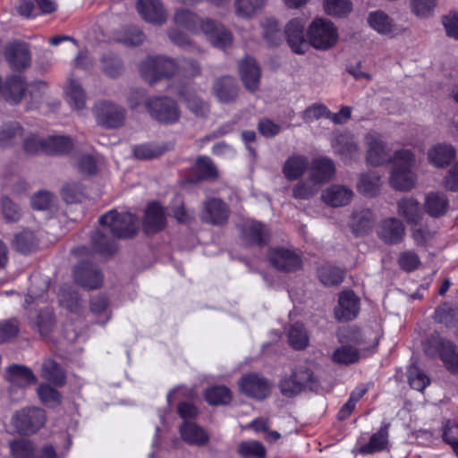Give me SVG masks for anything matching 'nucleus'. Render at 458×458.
I'll return each mask as SVG.
<instances>
[{
	"label": "nucleus",
	"instance_id": "f257e3e1",
	"mask_svg": "<svg viewBox=\"0 0 458 458\" xmlns=\"http://www.w3.org/2000/svg\"><path fill=\"white\" fill-rule=\"evenodd\" d=\"M390 184L401 191L411 190L416 182V175L412 172L415 157L410 149H399L393 155Z\"/></svg>",
	"mask_w": 458,
	"mask_h": 458
},
{
	"label": "nucleus",
	"instance_id": "f03ea898",
	"mask_svg": "<svg viewBox=\"0 0 458 458\" xmlns=\"http://www.w3.org/2000/svg\"><path fill=\"white\" fill-rule=\"evenodd\" d=\"M278 388L282 395L293 398L306 390L318 393L320 390V384L310 369L299 368L291 374L282 376Z\"/></svg>",
	"mask_w": 458,
	"mask_h": 458
},
{
	"label": "nucleus",
	"instance_id": "7ed1b4c3",
	"mask_svg": "<svg viewBox=\"0 0 458 458\" xmlns=\"http://www.w3.org/2000/svg\"><path fill=\"white\" fill-rule=\"evenodd\" d=\"M99 224L107 228L113 238L133 237L138 231V219L129 212H117L113 209L99 217Z\"/></svg>",
	"mask_w": 458,
	"mask_h": 458
},
{
	"label": "nucleus",
	"instance_id": "20e7f679",
	"mask_svg": "<svg viewBox=\"0 0 458 458\" xmlns=\"http://www.w3.org/2000/svg\"><path fill=\"white\" fill-rule=\"evenodd\" d=\"M424 351L431 357L439 355L448 370L458 372V348L450 340L432 335L427 339Z\"/></svg>",
	"mask_w": 458,
	"mask_h": 458
},
{
	"label": "nucleus",
	"instance_id": "39448f33",
	"mask_svg": "<svg viewBox=\"0 0 458 458\" xmlns=\"http://www.w3.org/2000/svg\"><path fill=\"white\" fill-rule=\"evenodd\" d=\"M307 37L310 46L318 50H327L337 42L338 33L330 21L318 18L308 27Z\"/></svg>",
	"mask_w": 458,
	"mask_h": 458
},
{
	"label": "nucleus",
	"instance_id": "423d86ee",
	"mask_svg": "<svg viewBox=\"0 0 458 458\" xmlns=\"http://www.w3.org/2000/svg\"><path fill=\"white\" fill-rule=\"evenodd\" d=\"M179 70L178 64L165 56H148L140 65L143 79L149 84L163 77H170Z\"/></svg>",
	"mask_w": 458,
	"mask_h": 458
},
{
	"label": "nucleus",
	"instance_id": "0eeeda50",
	"mask_svg": "<svg viewBox=\"0 0 458 458\" xmlns=\"http://www.w3.org/2000/svg\"><path fill=\"white\" fill-rule=\"evenodd\" d=\"M238 386L241 393L247 397L263 401L270 395L273 383L262 374L251 372L241 377Z\"/></svg>",
	"mask_w": 458,
	"mask_h": 458
},
{
	"label": "nucleus",
	"instance_id": "6e6552de",
	"mask_svg": "<svg viewBox=\"0 0 458 458\" xmlns=\"http://www.w3.org/2000/svg\"><path fill=\"white\" fill-rule=\"evenodd\" d=\"M145 107L153 119L163 123H174L181 116L177 103L170 98H148Z\"/></svg>",
	"mask_w": 458,
	"mask_h": 458
},
{
	"label": "nucleus",
	"instance_id": "1a4fd4ad",
	"mask_svg": "<svg viewBox=\"0 0 458 458\" xmlns=\"http://www.w3.org/2000/svg\"><path fill=\"white\" fill-rule=\"evenodd\" d=\"M93 114L97 123L107 129L118 128L125 120V109L109 100H100L96 103Z\"/></svg>",
	"mask_w": 458,
	"mask_h": 458
},
{
	"label": "nucleus",
	"instance_id": "9d476101",
	"mask_svg": "<svg viewBox=\"0 0 458 458\" xmlns=\"http://www.w3.org/2000/svg\"><path fill=\"white\" fill-rule=\"evenodd\" d=\"M267 256L270 265L281 272L293 273L299 270L302 265L301 253L293 249L270 248Z\"/></svg>",
	"mask_w": 458,
	"mask_h": 458
},
{
	"label": "nucleus",
	"instance_id": "9b49d317",
	"mask_svg": "<svg viewBox=\"0 0 458 458\" xmlns=\"http://www.w3.org/2000/svg\"><path fill=\"white\" fill-rule=\"evenodd\" d=\"M46 416L38 408L22 409L12 418V425L21 435H30L38 431L45 423Z\"/></svg>",
	"mask_w": 458,
	"mask_h": 458
},
{
	"label": "nucleus",
	"instance_id": "f8f14e48",
	"mask_svg": "<svg viewBox=\"0 0 458 458\" xmlns=\"http://www.w3.org/2000/svg\"><path fill=\"white\" fill-rule=\"evenodd\" d=\"M228 205L219 198H208L202 203L200 219L212 225H222L229 218Z\"/></svg>",
	"mask_w": 458,
	"mask_h": 458
},
{
	"label": "nucleus",
	"instance_id": "ddd939ff",
	"mask_svg": "<svg viewBox=\"0 0 458 458\" xmlns=\"http://www.w3.org/2000/svg\"><path fill=\"white\" fill-rule=\"evenodd\" d=\"M202 33L216 48L225 50L233 44V34L221 22L206 18L202 25Z\"/></svg>",
	"mask_w": 458,
	"mask_h": 458
},
{
	"label": "nucleus",
	"instance_id": "4468645a",
	"mask_svg": "<svg viewBox=\"0 0 458 458\" xmlns=\"http://www.w3.org/2000/svg\"><path fill=\"white\" fill-rule=\"evenodd\" d=\"M74 281L87 290L98 289L102 285L103 276L99 268L90 262H81L73 269Z\"/></svg>",
	"mask_w": 458,
	"mask_h": 458
},
{
	"label": "nucleus",
	"instance_id": "2eb2a0df",
	"mask_svg": "<svg viewBox=\"0 0 458 458\" xmlns=\"http://www.w3.org/2000/svg\"><path fill=\"white\" fill-rule=\"evenodd\" d=\"M9 66L16 71L27 69L31 64V53L27 43L13 41L6 45L4 52Z\"/></svg>",
	"mask_w": 458,
	"mask_h": 458
},
{
	"label": "nucleus",
	"instance_id": "dca6fc26",
	"mask_svg": "<svg viewBox=\"0 0 458 458\" xmlns=\"http://www.w3.org/2000/svg\"><path fill=\"white\" fill-rule=\"evenodd\" d=\"M305 23L301 19H293L284 28L287 44L292 51L298 55L305 54L310 48L309 39L304 37Z\"/></svg>",
	"mask_w": 458,
	"mask_h": 458
},
{
	"label": "nucleus",
	"instance_id": "f3484780",
	"mask_svg": "<svg viewBox=\"0 0 458 458\" xmlns=\"http://www.w3.org/2000/svg\"><path fill=\"white\" fill-rule=\"evenodd\" d=\"M377 237L387 245L400 243L405 235L403 223L396 217H387L380 221L377 227Z\"/></svg>",
	"mask_w": 458,
	"mask_h": 458
},
{
	"label": "nucleus",
	"instance_id": "a211bd4d",
	"mask_svg": "<svg viewBox=\"0 0 458 458\" xmlns=\"http://www.w3.org/2000/svg\"><path fill=\"white\" fill-rule=\"evenodd\" d=\"M366 141L368 145V163L374 166H379L387 162L392 163L393 156L390 155V149L381 140L380 136L369 133L366 137Z\"/></svg>",
	"mask_w": 458,
	"mask_h": 458
},
{
	"label": "nucleus",
	"instance_id": "6ab92c4d",
	"mask_svg": "<svg viewBox=\"0 0 458 458\" xmlns=\"http://www.w3.org/2000/svg\"><path fill=\"white\" fill-rule=\"evenodd\" d=\"M239 72L242 81L250 92H255L259 88L260 68L256 60L252 57L246 56L239 64Z\"/></svg>",
	"mask_w": 458,
	"mask_h": 458
},
{
	"label": "nucleus",
	"instance_id": "aec40b11",
	"mask_svg": "<svg viewBox=\"0 0 458 458\" xmlns=\"http://www.w3.org/2000/svg\"><path fill=\"white\" fill-rule=\"evenodd\" d=\"M137 10L142 19L150 23L163 24L167 18L160 0H138Z\"/></svg>",
	"mask_w": 458,
	"mask_h": 458
},
{
	"label": "nucleus",
	"instance_id": "412c9836",
	"mask_svg": "<svg viewBox=\"0 0 458 458\" xmlns=\"http://www.w3.org/2000/svg\"><path fill=\"white\" fill-rule=\"evenodd\" d=\"M359 312V299L352 291H344L338 300L335 310V318L339 321H349L356 318Z\"/></svg>",
	"mask_w": 458,
	"mask_h": 458
},
{
	"label": "nucleus",
	"instance_id": "4be33fe9",
	"mask_svg": "<svg viewBox=\"0 0 458 458\" xmlns=\"http://www.w3.org/2000/svg\"><path fill=\"white\" fill-rule=\"evenodd\" d=\"M397 213L408 225L417 226L422 220L423 211L420 202L413 197H404L397 202Z\"/></svg>",
	"mask_w": 458,
	"mask_h": 458
},
{
	"label": "nucleus",
	"instance_id": "5701e85b",
	"mask_svg": "<svg viewBox=\"0 0 458 458\" xmlns=\"http://www.w3.org/2000/svg\"><path fill=\"white\" fill-rule=\"evenodd\" d=\"M456 157V149L448 143H437L428 150V162L437 167L449 165Z\"/></svg>",
	"mask_w": 458,
	"mask_h": 458
},
{
	"label": "nucleus",
	"instance_id": "b1692460",
	"mask_svg": "<svg viewBox=\"0 0 458 458\" xmlns=\"http://www.w3.org/2000/svg\"><path fill=\"white\" fill-rule=\"evenodd\" d=\"M213 90L220 102L232 103L237 98L239 86L235 78L223 76L215 81Z\"/></svg>",
	"mask_w": 458,
	"mask_h": 458
},
{
	"label": "nucleus",
	"instance_id": "393cba45",
	"mask_svg": "<svg viewBox=\"0 0 458 458\" xmlns=\"http://www.w3.org/2000/svg\"><path fill=\"white\" fill-rule=\"evenodd\" d=\"M29 326L38 331L41 336L47 337L55 326L54 311L50 307L41 309L39 312L29 316Z\"/></svg>",
	"mask_w": 458,
	"mask_h": 458
},
{
	"label": "nucleus",
	"instance_id": "a878e982",
	"mask_svg": "<svg viewBox=\"0 0 458 458\" xmlns=\"http://www.w3.org/2000/svg\"><path fill=\"white\" fill-rule=\"evenodd\" d=\"M242 233L244 240L250 245L263 246L270 238V230L267 225L257 221L246 223Z\"/></svg>",
	"mask_w": 458,
	"mask_h": 458
},
{
	"label": "nucleus",
	"instance_id": "bb28decb",
	"mask_svg": "<svg viewBox=\"0 0 458 458\" xmlns=\"http://www.w3.org/2000/svg\"><path fill=\"white\" fill-rule=\"evenodd\" d=\"M165 216L162 207L157 203H150L145 212L144 230L147 233H156L164 229Z\"/></svg>",
	"mask_w": 458,
	"mask_h": 458
},
{
	"label": "nucleus",
	"instance_id": "cd10ccee",
	"mask_svg": "<svg viewBox=\"0 0 458 458\" xmlns=\"http://www.w3.org/2000/svg\"><path fill=\"white\" fill-rule=\"evenodd\" d=\"M352 197L353 191L352 189L340 184H334L322 193L324 201L335 208L349 204Z\"/></svg>",
	"mask_w": 458,
	"mask_h": 458
},
{
	"label": "nucleus",
	"instance_id": "c85d7f7f",
	"mask_svg": "<svg viewBox=\"0 0 458 458\" xmlns=\"http://www.w3.org/2000/svg\"><path fill=\"white\" fill-rule=\"evenodd\" d=\"M182 439L191 445L204 446L209 441V436L206 430L191 421H184L180 427Z\"/></svg>",
	"mask_w": 458,
	"mask_h": 458
},
{
	"label": "nucleus",
	"instance_id": "c756f323",
	"mask_svg": "<svg viewBox=\"0 0 458 458\" xmlns=\"http://www.w3.org/2000/svg\"><path fill=\"white\" fill-rule=\"evenodd\" d=\"M375 215L369 208L355 210L350 221V225L356 235L368 234L375 223Z\"/></svg>",
	"mask_w": 458,
	"mask_h": 458
},
{
	"label": "nucleus",
	"instance_id": "7c9ffc66",
	"mask_svg": "<svg viewBox=\"0 0 458 458\" xmlns=\"http://www.w3.org/2000/svg\"><path fill=\"white\" fill-rule=\"evenodd\" d=\"M335 172L333 161L327 157L316 158L311 162L310 181L319 184L329 181Z\"/></svg>",
	"mask_w": 458,
	"mask_h": 458
},
{
	"label": "nucleus",
	"instance_id": "2f4dec72",
	"mask_svg": "<svg viewBox=\"0 0 458 458\" xmlns=\"http://www.w3.org/2000/svg\"><path fill=\"white\" fill-rule=\"evenodd\" d=\"M217 176V170L210 157H199L192 168L190 181L199 182L204 180L216 179Z\"/></svg>",
	"mask_w": 458,
	"mask_h": 458
},
{
	"label": "nucleus",
	"instance_id": "473e14b6",
	"mask_svg": "<svg viewBox=\"0 0 458 458\" xmlns=\"http://www.w3.org/2000/svg\"><path fill=\"white\" fill-rule=\"evenodd\" d=\"M174 21L193 34H199L202 32V25L205 19L200 18L198 14L188 9L182 8L175 12Z\"/></svg>",
	"mask_w": 458,
	"mask_h": 458
},
{
	"label": "nucleus",
	"instance_id": "72a5a7b5",
	"mask_svg": "<svg viewBox=\"0 0 458 458\" xmlns=\"http://www.w3.org/2000/svg\"><path fill=\"white\" fill-rule=\"evenodd\" d=\"M4 377L10 383L20 387L36 382V377L29 368L17 364L9 366L5 370Z\"/></svg>",
	"mask_w": 458,
	"mask_h": 458
},
{
	"label": "nucleus",
	"instance_id": "f704fd0d",
	"mask_svg": "<svg viewBox=\"0 0 458 458\" xmlns=\"http://www.w3.org/2000/svg\"><path fill=\"white\" fill-rule=\"evenodd\" d=\"M309 164L307 157L300 154L292 155L285 160L283 173L288 180H296L305 173Z\"/></svg>",
	"mask_w": 458,
	"mask_h": 458
},
{
	"label": "nucleus",
	"instance_id": "c9c22d12",
	"mask_svg": "<svg viewBox=\"0 0 458 458\" xmlns=\"http://www.w3.org/2000/svg\"><path fill=\"white\" fill-rule=\"evenodd\" d=\"M65 93L68 103L72 108L82 110L86 107L87 95L78 80L73 78L68 80Z\"/></svg>",
	"mask_w": 458,
	"mask_h": 458
},
{
	"label": "nucleus",
	"instance_id": "e433bc0d",
	"mask_svg": "<svg viewBox=\"0 0 458 458\" xmlns=\"http://www.w3.org/2000/svg\"><path fill=\"white\" fill-rule=\"evenodd\" d=\"M389 426V423H384L380 428L370 437L369 441L360 446V452L365 454H371L383 451L388 444Z\"/></svg>",
	"mask_w": 458,
	"mask_h": 458
},
{
	"label": "nucleus",
	"instance_id": "4c0bfd02",
	"mask_svg": "<svg viewBox=\"0 0 458 458\" xmlns=\"http://www.w3.org/2000/svg\"><path fill=\"white\" fill-rule=\"evenodd\" d=\"M425 210L432 217L444 216L449 208V201L444 193L430 192L426 196Z\"/></svg>",
	"mask_w": 458,
	"mask_h": 458
},
{
	"label": "nucleus",
	"instance_id": "58836bf2",
	"mask_svg": "<svg viewBox=\"0 0 458 458\" xmlns=\"http://www.w3.org/2000/svg\"><path fill=\"white\" fill-rule=\"evenodd\" d=\"M267 0H234L235 15L249 20L262 12Z\"/></svg>",
	"mask_w": 458,
	"mask_h": 458
},
{
	"label": "nucleus",
	"instance_id": "ea45409f",
	"mask_svg": "<svg viewBox=\"0 0 458 458\" xmlns=\"http://www.w3.org/2000/svg\"><path fill=\"white\" fill-rule=\"evenodd\" d=\"M26 83L22 76L12 75L5 81L4 98L13 104H18L24 97Z\"/></svg>",
	"mask_w": 458,
	"mask_h": 458
},
{
	"label": "nucleus",
	"instance_id": "a19ab883",
	"mask_svg": "<svg viewBox=\"0 0 458 458\" xmlns=\"http://www.w3.org/2000/svg\"><path fill=\"white\" fill-rule=\"evenodd\" d=\"M369 26L381 35H389L395 30V24L384 11L371 12L368 16Z\"/></svg>",
	"mask_w": 458,
	"mask_h": 458
},
{
	"label": "nucleus",
	"instance_id": "79ce46f5",
	"mask_svg": "<svg viewBox=\"0 0 458 458\" xmlns=\"http://www.w3.org/2000/svg\"><path fill=\"white\" fill-rule=\"evenodd\" d=\"M333 148L335 152L339 154L344 160H351L358 155L357 144L349 134L338 135L333 143Z\"/></svg>",
	"mask_w": 458,
	"mask_h": 458
},
{
	"label": "nucleus",
	"instance_id": "37998d69",
	"mask_svg": "<svg viewBox=\"0 0 458 458\" xmlns=\"http://www.w3.org/2000/svg\"><path fill=\"white\" fill-rule=\"evenodd\" d=\"M13 247L20 253L29 254L37 250L38 241L32 231L24 230L14 236Z\"/></svg>",
	"mask_w": 458,
	"mask_h": 458
},
{
	"label": "nucleus",
	"instance_id": "c03bdc74",
	"mask_svg": "<svg viewBox=\"0 0 458 458\" xmlns=\"http://www.w3.org/2000/svg\"><path fill=\"white\" fill-rule=\"evenodd\" d=\"M58 301L61 306L71 312L78 313L81 309V301L79 293L69 284L61 286L58 292Z\"/></svg>",
	"mask_w": 458,
	"mask_h": 458
},
{
	"label": "nucleus",
	"instance_id": "a18cd8bd",
	"mask_svg": "<svg viewBox=\"0 0 458 458\" xmlns=\"http://www.w3.org/2000/svg\"><path fill=\"white\" fill-rule=\"evenodd\" d=\"M49 287V280L47 277H42L39 275L31 276V284L29 288L28 295L25 298L24 308L29 309L30 305L43 297V293Z\"/></svg>",
	"mask_w": 458,
	"mask_h": 458
},
{
	"label": "nucleus",
	"instance_id": "49530a36",
	"mask_svg": "<svg viewBox=\"0 0 458 458\" xmlns=\"http://www.w3.org/2000/svg\"><path fill=\"white\" fill-rule=\"evenodd\" d=\"M381 178L375 173L361 174L357 183L358 191L368 197H374L379 192Z\"/></svg>",
	"mask_w": 458,
	"mask_h": 458
},
{
	"label": "nucleus",
	"instance_id": "de8ad7c7",
	"mask_svg": "<svg viewBox=\"0 0 458 458\" xmlns=\"http://www.w3.org/2000/svg\"><path fill=\"white\" fill-rule=\"evenodd\" d=\"M99 68L109 78H117L123 72V63L114 54L103 55L100 59Z\"/></svg>",
	"mask_w": 458,
	"mask_h": 458
},
{
	"label": "nucleus",
	"instance_id": "09e8293b",
	"mask_svg": "<svg viewBox=\"0 0 458 458\" xmlns=\"http://www.w3.org/2000/svg\"><path fill=\"white\" fill-rule=\"evenodd\" d=\"M45 154L63 155L68 153L72 148V142L66 136H48L46 138Z\"/></svg>",
	"mask_w": 458,
	"mask_h": 458
},
{
	"label": "nucleus",
	"instance_id": "8fccbe9b",
	"mask_svg": "<svg viewBox=\"0 0 458 458\" xmlns=\"http://www.w3.org/2000/svg\"><path fill=\"white\" fill-rule=\"evenodd\" d=\"M179 95L184 100L188 109L195 115L205 117L209 113L208 105L198 97L194 92L179 91Z\"/></svg>",
	"mask_w": 458,
	"mask_h": 458
},
{
	"label": "nucleus",
	"instance_id": "3c124183",
	"mask_svg": "<svg viewBox=\"0 0 458 458\" xmlns=\"http://www.w3.org/2000/svg\"><path fill=\"white\" fill-rule=\"evenodd\" d=\"M42 377L55 386H61L65 383V376L62 368L53 360H47L41 368Z\"/></svg>",
	"mask_w": 458,
	"mask_h": 458
},
{
	"label": "nucleus",
	"instance_id": "603ef678",
	"mask_svg": "<svg viewBox=\"0 0 458 458\" xmlns=\"http://www.w3.org/2000/svg\"><path fill=\"white\" fill-rule=\"evenodd\" d=\"M0 211L7 223H17L22 216L21 207L8 196L1 197Z\"/></svg>",
	"mask_w": 458,
	"mask_h": 458
},
{
	"label": "nucleus",
	"instance_id": "864d4df0",
	"mask_svg": "<svg viewBox=\"0 0 458 458\" xmlns=\"http://www.w3.org/2000/svg\"><path fill=\"white\" fill-rule=\"evenodd\" d=\"M288 341L295 350L304 349L309 343L308 333L301 323H294L288 330Z\"/></svg>",
	"mask_w": 458,
	"mask_h": 458
},
{
	"label": "nucleus",
	"instance_id": "5fc2aeb1",
	"mask_svg": "<svg viewBox=\"0 0 458 458\" xmlns=\"http://www.w3.org/2000/svg\"><path fill=\"white\" fill-rule=\"evenodd\" d=\"M22 136V128L17 122H10L0 126V147L13 144Z\"/></svg>",
	"mask_w": 458,
	"mask_h": 458
},
{
	"label": "nucleus",
	"instance_id": "6e6d98bb",
	"mask_svg": "<svg viewBox=\"0 0 458 458\" xmlns=\"http://www.w3.org/2000/svg\"><path fill=\"white\" fill-rule=\"evenodd\" d=\"M261 27L263 29V38L269 46L275 47L281 44L283 36L275 19L267 18L264 20Z\"/></svg>",
	"mask_w": 458,
	"mask_h": 458
},
{
	"label": "nucleus",
	"instance_id": "4d7b16f0",
	"mask_svg": "<svg viewBox=\"0 0 458 458\" xmlns=\"http://www.w3.org/2000/svg\"><path fill=\"white\" fill-rule=\"evenodd\" d=\"M166 148L163 145L156 143H143L133 148V155L140 160L153 159L160 157Z\"/></svg>",
	"mask_w": 458,
	"mask_h": 458
},
{
	"label": "nucleus",
	"instance_id": "13d9d810",
	"mask_svg": "<svg viewBox=\"0 0 458 458\" xmlns=\"http://www.w3.org/2000/svg\"><path fill=\"white\" fill-rule=\"evenodd\" d=\"M205 399L211 405H222L230 403L232 394L226 386H216L206 390Z\"/></svg>",
	"mask_w": 458,
	"mask_h": 458
},
{
	"label": "nucleus",
	"instance_id": "bf43d9fd",
	"mask_svg": "<svg viewBox=\"0 0 458 458\" xmlns=\"http://www.w3.org/2000/svg\"><path fill=\"white\" fill-rule=\"evenodd\" d=\"M237 453L242 458H264L266 449L264 445L255 440L242 441L238 444Z\"/></svg>",
	"mask_w": 458,
	"mask_h": 458
},
{
	"label": "nucleus",
	"instance_id": "052dcab7",
	"mask_svg": "<svg viewBox=\"0 0 458 458\" xmlns=\"http://www.w3.org/2000/svg\"><path fill=\"white\" fill-rule=\"evenodd\" d=\"M332 360L337 364H352L360 360V352L351 345H342L335 350L332 354Z\"/></svg>",
	"mask_w": 458,
	"mask_h": 458
},
{
	"label": "nucleus",
	"instance_id": "680f3d73",
	"mask_svg": "<svg viewBox=\"0 0 458 458\" xmlns=\"http://www.w3.org/2000/svg\"><path fill=\"white\" fill-rule=\"evenodd\" d=\"M92 244L96 251L101 254L112 255L115 251V242L113 238L101 231H96L91 237Z\"/></svg>",
	"mask_w": 458,
	"mask_h": 458
},
{
	"label": "nucleus",
	"instance_id": "e2e57ef3",
	"mask_svg": "<svg viewBox=\"0 0 458 458\" xmlns=\"http://www.w3.org/2000/svg\"><path fill=\"white\" fill-rule=\"evenodd\" d=\"M318 277L324 285H337L344 280V271L338 267L324 266L318 269Z\"/></svg>",
	"mask_w": 458,
	"mask_h": 458
},
{
	"label": "nucleus",
	"instance_id": "0e129e2a",
	"mask_svg": "<svg viewBox=\"0 0 458 458\" xmlns=\"http://www.w3.org/2000/svg\"><path fill=\"white\" fill-rule=\"evenodd\" d=\"M324 9L330 16L343 17L351 13L352 4L350 0H324Z\"/></svg>",
	"mask_w": 458,
	"mask_h": 458
},
{
	"label": "nucleus",
	"instance_id": "69168bd1",
	"mask_svg": "<svg viewBox=\"0 0 458 458\" xmlns=\"http://www.w3.org/2000/svg\"><path fill=\"white\" fill-rule=\"evenodd\" d=\"M146 37L144 33L136 27L125 28L117 37L116 40L125 46L136 47L142 44Z\"/></svg>",
	"mask_w": 458,
	"mask_h": 458
},
{
	"label": "nucleus",
	"instance_id": "338daca9",
	"mask_svg": "<svg viewBox=\"0 0 458 458\" xmlns=\"http://www.w3.org/2000/svg\"><path fill=\"white\" fill-rule=\"evenodd\" d=\"M437 0H410L411 13L419 18H428L432 15Z\"/></svg>",
	"mask_w": 458,
	"mask_h": 458
},
{
	"label": "nucleus",
	"instance_id": "774afa93",
	"mask_svg": "<svg viewBox=\"0 0 458 458\" xmlns=\"http://www.w3.org/2000/svg\"><path fill=\"white\" fill-rule=\"evenodd\" d=\"M10 448L14 458H35V449L32 443L27 439L11 442Z\"/></svg>",
	"mask_w": 458,
	"mask_h": 458
}]
</instances>
